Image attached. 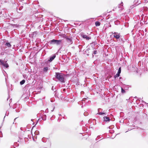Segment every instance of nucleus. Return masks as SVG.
<instances>
[{
  "label": "nucleus",
  "mask_w": 148,
  "mask_h": 148,
  "mask_svg": "<svg viewBox=\"0 0 148 148\" xmlns=\"http://www.w3.org/2000/svg\"><path fill=\"white\" fill-rule=\"evenodd\" d=\"M55 73V76L59 82L62 83L65 82V79L64 77V74L58 72L56 73Z\"/></svg>",
  "instance_id": "f257e3e1"
},
{
  "label": "nucleus",
  "mask_w": 148,
  "mask_h": 148,
  "mask_svg": "<svg viewBox=\"0 0 148 148\" xmlns=\"http://www.w3.org/2000/svg\"><path fill=\"white\" fill-rule=\"evenodd\" d=\"M62 42V40H57L53 39L49 41L48 43L50 45H56L57 46L60 45Z\"/></svg>",
  "instance_id": "f03ea898"
},
{
  "label": "nucleus",
  "mask_w": 148,
  "mask_h": 148,
  "mask_svg": "<svg viewBox=\"0 0 148 148\" xmlns=\"http://www.w3.org/2000/svg\"><path fill=\"white\" fill-rule=\"evenodd\" d=\"M81 36L84 39H85L86 40H88L91 39V37L88 36L84 34L83 33H81Z\"/></svg>",
  "instance_id": "7ed1b4c3"
},
{
  "label": "nucleus",
  "mask_w": 148,
  "mask_h": 148,
  "mask_svg": "<svg viewBox=\"0 0 148 148\" xmlns=\"http://www.w3.org/2000/svg\"><path fill=\"white\" fill-rule=\"evenodd\" d=\"M0 64L1 65H3L4 67H5V68H8L9 67V65L6 62H4L3 60H0Z\"/></svg>",
  "instance_id": "20e7f679"
},
{
  "label": "nucleus",
  "mask_w": 148,
  "mask_h": 148,
  "mask_svg": "<svg viewBox=\"0 0 148 148\" xmlns=\"http://www.w3.org/2000/svg\"><path fill=\"white\" fill-rule=\"evenodd\" d=\"M66 40L67 42L70 45L72 44L73 43L71 37L68 36L66 39Z\"/></svg>",
  "instance_id": "39448f33"
},
{
  "label": "nucleus",
  "mask_w": 148,
  "mask_h": 148,
  "mask_svg": "<svg viewBox=\"0 0 148 148\" xmlns=\"http://www.w3.org/2000/svg\"><path fill=\"white\" fill-rule=\"evenodd\" d=\"M113 36L116 39H118L121 36L120 34L117 32H114Z\"/></svg>",
  "instance_id": "423d86ee"
},
{
  "label": "nucleus",
  "mask_w": 148,
  "mask_h": 148,
  "mask_svg": "<svg viewBox=\"0 0 148 148\" xmlns=\"http://www.w3.org/2000/svg\"><path fill=\"white\" fill-rule=\"evenodd\" d=\"M103 110V109L101 108H99L98 109V113L97 114L99 115H106V113L105 112V111H103V112H100V111H102Z\"/></svg>",
  "instance_id": "0eeeda50"
},
{
  "label": "nucleus",
  "mask_w": 148,
  "mask_h": 148,
  "mask_svg": "<svg viewBox=\"0 0 148 148\" xmlns=\"http://www.w3.org/2000/svg\"><path fill=\"white\" fill-rule=\"evenodd\" d=\"M56 57V55L54 54L53 55L49 57V59L48 60V61L51 62Z\"/></svg>",
  "instance_id": "6e6552de"
},
{
  "label": "nucleus",
  "mask_w": 148,
  "mask_h": 148,
  "mask_svg": "<svg viewBox=\"0 0 148 148\" xmlns=\"http://www.w3.org/2000/svg\"><path fill=\"white\" fill-rule=\"evenodd\" d=\"M103 121L104 122H109L110 119V118L107 116H104L103 117Z\"/></svg>",
  "instance_id": "1a4fd4ad"
},
{
  "label": "nucleus",
  "mask_w": 148,
  "mask_h": 148,
  "mask_svg": "<svg viewBox=\"0 0 148 148\" xmlns=\"http://www.w3.org/2000/svg\"><path fill=\"white\" fill-rule=\"evenodd\" d=\"M121 72V67H120L118 69V70L117 73L116 74V76H119L120 75V74Z\"/></svg>",
  "instance_id": "9d476101"
},
{
  "label": "nucleus",
  "mask_w": 148,
  "mask_h": 148,
  "mask_svg": "<svg viewBox=\"0 0 148 148\" xmlns=\"http://www.w3.org/2000/svg\"><path fill=\"white\" fill-rule=\"evenodd\" d=\"M134 3L136 5H138L140 4L141 3V1L138 2V0H134Z\"/></svg>",
  "instance_id": "9b49d317"
},
{
  "label": "nucleus",
  "mask_w": 148,
  "mask_h": 148,
  "mask_svg": "<svg viewBox=\"0 0 148 148\" xmlns=\"http://www.w3.org/2000/svg\"><path fill=\"white\" fill-rule=\"evenodd\" d=\"M119 8H120V10H122L123 9V3L121 2V4L119 5Z\"/></svg>",
  "instance_id": "f8f14e48"
},
{
  "label": "nucleus",
  "mask_w": 148,
  "mask_h": 148,
  "mask_svg": "<svg viewBox=\"0 0 148 148\" xmlns=\"http://www.w3.org/2000/svg\"><path fill=\"white\" fill-rule=\"evenodd\" d=\"M49 70V67H44L43 69V72L44 73H46Z\"/></svg>",
  "instance_id": "ddd939ff"
},
{
  "label": "nucleus",
  "mask_w": 148,
  "mask_h": 148,
  "mask_svg": "<svg viewBox=\"0 0 148 148\" xmlns=\"http://www.w3.org/2000/svg\"><path fill=\"white\" fill-rule=\"evenodd\" d=\"M5 45L8 48H10L12 46L11 44L9 42H6L5 44Z\"/></svg>",
  "instance_id": "4468645a"
},
{
  "label": "nucleus",
  "mask_w": 148,
  "mask_h": 148,
  "mask_svg": "<svg viewBox=\"0 0 148 148\" xmlns=\"http://www.w3.org/2000/svg\"><path fill=\"white\" fill-rule=\"evenodd\" d=\"M95 25L96 26H98L100 25L101 23L99 21H96L95 22Z\"/></svg>",
  "instance_id": "2eb2a0df"
},
{
  "label": "nucleus",
  "mask_w": 148,
  "mask_h": 148,
  "mask_svg": "<svg viewBox=\"0 0 148 148\" xmlns=\"http://www.w3.org/2000/svg\"><path fill=\"white\" fill-rule=\"evenodd\" d=\"M25 82V80L24 79H23L20 82V84L21 85H22L23 84H24Z\"/></svg>",
  "instance_id": "dca6fc26"
},
{
  "label": "nucleus",
  "mask_w": 148,
  "mask_h": 148,
  "mask_svg": "<svg viewBox=\"0 0 148 148\" xmlns=\"http://www.w3.org/2000/svg\"><path fill=\"white\" fill-rule=\"evenodd\" d=\"M46 117L47 116L46 115L44 114V115L42 118V119L44 121H45L46 119Z\"/></svg>",
  "instance_id": "f3484780"
},
{
  "label": "nucleus",
  "mask_w": 148,
  "mask_h": 148,
  "mask_svg": "<svg viewBox=\"0 0 148 148\" xmlns=\"http://www.w3.org/2000/svg\"><path fill=\"white\" fill-rule=\"evenodd\" d=\"M61 36L63 38H65L66 39L67 37L68 36H67L65 34H62L61 35Z\"/></svg>",
  "instance_id": "a211bd4d"
},
{
  "label": "nucleus",
  "mask_w": 148,
  "mask_h": 148,
  "mask_svg": "<svg viewBox=\"0 0 148 148\" xmlns=\"http://www.w3.org/2000/svg\"><path fill=\"white\" fill-rule=\"evenodd\" d=\"M97 53V51L96 50L94 51L92 53V57H94L93 54H96Z\"/></svg>",
  "instance_id": "6ab92c4d"
},
{
  "label": "nucleus",
  "mask_w": 148,
  "mask_h": 148,
  "mask_svg": "<svg viewBox=\"0 0 148 148\" xmlns=\"http://www.w3.org/2000/svg\"><path fill=\"white\" fill-rule=\"evenodd\" d=\"M34 134L36 135H38L39 134V132L38 130H36L34 132Z\"/></svg>",
  "instance_id": "aec40b11"
},
{
  "label": "nucleus",
  "mask_w": 148,
  "mask_h": 148,
  "mask_svg": "<svg viewBox=\"0 0 148 148\" xmlns=\"http://www.w3.org/2000/svg\"><path fill=\"white\" fill-rule=\"evenodd\" d=\"M121 92L122 93H124L125 92V90L124 89L122 88H121Z\"/></svg>",
  "instance_id": "412c9836"
},
{
  "label": "nucleus",
  "mask_w": 148,
  "mask_h": 148,
  "mask_svg": "<svg viewBox=\"0 0 148 148\" xmlns=\"http://www.w3.org/2000/svg\"><path fill=\"white\" fill-rule=\"evenodd\" d=\"M3 137V134L2 132L1 131H0V137Z\"/></svg>",
  "instance_id": "4be33fe9"
},
{
  "label": "nucleus",
  "mask_w": 148,
  "mask_h": 148,
  "mask_svg": "<svg viewBox=\"0 0 148 148\" xmlns=\"http://www.w3.org/2000/svg\"><path fill=\"white\" fill-rule=\"evenodd\" d=\"M114 23L115 24L118 25L119 24V21H115L114 22Z\"/></svg>",
  "instance_id": "5701e85b"
},
{
  "label": "nucleus",
  "mask_w": 148,
  "mask_h": 148,
  "mask_svg": "<svg viewBox=\"0 0 148 148\" xmlns=\"http://www.w3.org/2000/svg\"><path fill=\"white\" fill-rule=\"evenodd\" d=\"M9 114V112H6L5 113V116H8Z\"/></svg>",
  "instance_id": "b1692460"
},
{
  "label": "nucleus",
  "mask_w": 148,
  "mask_h": 148,
  "mask_svg": "<svg viewBox=\"0 0 148 148\" xmlns=\"http://www.w3.org/2000/svg\"><path fill=\"white\" fill-rule=\"evenodd\" d=\"M142 103H144L145 104H146L147 105H148V103H146L144 101H143V100H142V102H141Z\"/></svg>",
  "instance_id": "393cba45"
},
{
  "label": "nucleus",
  "mask_w": 148,
  "mask_h": 148,
  "mask_svg": "<svg viewBox=\"0 0 148 148\" xmlns=\"http://www.w3.org/2000/svg\"><path fill=\"white\" fill-rule=\"evenodd\" d=\"M99 137H100V136H97V137L96 138V140H98V139H99L98 138H99Z\"/></svg>",
  "instance_id": "a878e982"
},
{
  "label": "nucleus",
  "mask_w": 148,
  "mask_h": 148,
  "mask_svg": "<svg viewBox=\"0 0 148 148\" xmlns=\"http://www.w3.org/2000/svg\"><path fill=\"white\" fill-rule=\"evenodd\" d=\"M119 76H116V75H114V77L115 79H116V77H119Z\"/></svg>",
  "instance_id": "bb28decb"
},
{
  "label": "nucleus",
  "mask_w": 148,
  "mask_h": 148,
  "mask_svg": "<svg viewBox=\"0 0 148 148\" xmlns=\"http://www.w3.org/2000/svg\"><path fill=\"white\" fill-rule=\"evenodd\" d=\"M119 76H116V75H114V77L115 79H116V77H119Z\"/></svg>",
  "instance_id": "cd10ccee"
},
{
  "label": "nucleus",
  "mask_w": 148,
  "mask_h": 148,
  "mask_svg": "<svg viewBox=\"0 0 148 148\" xmlns=\"http://www.w3.org/2000/svg\"><path fill=\"white\" fill-rule=\"evenodd\" d=\"M51 90H53V86H52V88H51Z\"/></svg>",
  "instance_id": "c85d7f7f"
},
{
  "label": "nucleus",
  "mask_w": 148,
  "mask_h": 148,
  "mask_svg": "<svg viewBox=\"0 0 148 148\" xmlns=\"http://www.w3.org/2000/svg\"><path fill=\"white\" fill-rule=\"evenodd\" d=\"M54 108H55V107H54V108H53V109L51 110V112L53 111V110H54Z\"/></svg>",
  "instance_id": "c756f323"
},
{
  "label": "nucleus",
  "mask_w": 148,
  "mask_h": 148,
  "mask_svg": "<svg viewBox=\"0 0 148 148\" xmlns=\"http://www.w3.org/2000/svg\"><path fill=\"white\" fill-rule=\"evenodd\" d=\"M86 112H85L84 113V115L86 116Z\"/></svg>",
  "instance_id": "7c9ffc66"
},
{
  "label": "nucleus",
  "mask_w": 148,
  "mask_h": 148,
  "mask_svg": "<svg viewBox=\"0 0 148 148\" xmlns=\"http://www.w3.org/2000/svg\"><path fill=\"white\" fill-rule=\"evenodd\" d=\"M16 110V112H19V110H18V111H16V110Z\"/></svg>",
  "instance_id": "2f4dec72"
},
{
  "label": "nucleus",
  "mask_w": 148,
  "mask_h": 148,
  "mask_svg": "<svg viewBox=\"0 0 148 148\" xmlns=\"http://www.w3.org/2000/svg\"><path fill=\"white\" fill-rule=\"evenodd\" d=\"M114 32H111V33H112V34H114Z\"/></svg>",
  "instance_id": "473e14b6"
},
{
  "label": "nucleus",
  "mask_w": 148,
  "mask_h": 148,
  "mask_svg": "<svg viewBox=\"0 0 148 148\" xmlns=\"http://www.w3.org/2000/svg\"><path fill=\"white\" fill-rule=\"evenodd\" d=\"M88 51V49H87L86 51V52H87V51Z\"/></svg>",
  "instance_id": "72a5a7b5"
},
{
  "label": "nucleus",
  "mask_w": 148,
  "mask_h": 148,
  "mask_svg": "<svg viewBox=\"0 0 148 148\" xmlns=\"http://www.w3.org/2000/svg\"><path fill=\"white\" fill-rule=\"evenodd\" d=\"M122 78V77H119V79H121Z\"/></svg>",
  "instance_id": "f704fd0d"
},
{
  "label": "nucleus",
  "mask_w": 148,
  "mask_h": 148,
  "mask_svg": "<svg viewBox=\"0 0 148 148\" xmlns=\"http://www.w3.org/2000/svg\"><path fill=\"white\" fill-rule=\"evenodd\" d=\"M17 118H15L14 119V121H15V120H16V119Z\"/></svg>",
  "instance_id": "c9c22d12"
},
{
  "label": "nucleus",
  "mask_w": 148,
  "mask_h": 148,
  "mask_svg": "<svg viewBox=\"0 0 148 148\" xmlns=\"http://www.w3.org/2000/svg\"><path fill=\"white\" fill-rule=\"evenodd\" d=\"M35 125H34V126L33 127H32V128H33V127H35Z\"/></svg>",
  "instance_id": "e433bc0d"
},
{
  "label": "nucleus",
  "mask_w": 148,
  "mask_h": 148,
  "mask_svg": "<svg viewBox=\"0 0 148 148\" xmlns=\"http://www.w3.org/2000/svg\"><path fill=\"white\" fill-rule=\"evenodd\" d=\"M11 99H10V101H11Z\"/></svg>",
  "instance_id": "4c0bfd02"
},
{
  "label": "nucleus",
  "mask_w": 148,
  "mask_h": 148,
  "mask_svg": "<svg viewBox=\"0 0 148 148\" xmlns=\"http://www.w3.org/2000/svg\"><path fill=\"white\" fill-rule=\"evenodd\" d=\"M45 112H48L46 110H45Z\"/></svg>",
  "instance_id": "58836bf2"
},
{
  "label": "nucleus",
  "mask_w": 148,
  "mask_h": 148,
  "mask_svg": "<svg viewBox=\"0 0 148 148\" xmlns=\"http://www.w3.org/2000/svg\"><path fill=\"white\" fill-rule=\"evenodd\" d=\"M1 126L0 127V129L1 128Z\"/></svg>",
  "instance_id": "ea45409f"
},
{
  "label": "nucleus",
  "mask_w": 148,
  "mask_h": 148,
  "mask_svg": "<svg viewBox=\"0 0 148 148\" xmlns=\"http://www.w3.org/2000/svg\"><path fill=\"white\" fill-rule=\"evenodd\" d=\"M53 80H55L54 79V78H53Z\"/></svg>",
  "instance_id": "a19ab883"
},
{
  "label": "nucleus",
  "mask_w": 148,
  "mask_h": 148,
  "mask_svg": "<svg viewBox=\"0 0 148 148\" xmlns=\"http://www.w3.org/2000/svg\"><path fill=\"white\" fill-rule=\"evenodd\" d=\"M87 55L88 56V55H89V54H87Z\"/></svg>",
  "instance_id": "79ce46f5"
},
{
  "label": "nucleus",
  "mask_w": 148,
  "mask_h": 148,
  "mask_svg": "<svg viewBox=\"0 0 148 148\" xmlns=\"http://www.w3.org/2000/svg\"><path fill=\"white\" fill-rule=\"evenodd\" d=\"M86 113H87L86 112V115H87V114H86Z\"/></svg>",
  "instance_id": "37998d69"
},
{
  "label": "nucleus",
  "mask_w": 148,
  "mask_h": 148,
  "mask_svg": "<svg viewBox=\"0 0 148 148\" xmlns=\"http://www.w3.org/2000/svg\"><path fill=\"white\" fill-rule=\"evenodd\" d=\"M5 116L4 117V118H5Z\"/></svg>",
  "instance_id": "c03bdc74"
},
{
  "label": "nucleus",
  "mask_w": 148,
  "mask_h": 148,
  "mask_svg": "<svg viewBox=\"0 0 148 148\" xmlns=\"http://www.w3.org/2000/svg\"><path fill=\"white\" fill-rule=\"evenodd\" d=\"M7 100H8V99H7Z\"/></svg>",
  "instance_id": "a18cd8bd"
},
{
  "label": "nucleus",
  "mask_w": 148,
  "mask_h": 148,
  "mask_svg": "<svg viewBox=\"0 0 148 148\" xmlns=\"http://www.w3.org/2000/svg\"><path fill=\"white\" fill-rule=\"evenodd\" d=\"M102 139H103V138L101 139V140H102Z\"/></svg>",
  "instance_id": "49530a36"
},
{
  "label": "nucleus",
  "mask_w": 148,
  "mask_h": 148,
  "mask_svg": "<svg viewBox=\"0 0 148 148\" xmlns=\"http://www.w3.org/2000/svg\"><path fill=\"white\" fill-rule=\"evenodd\" d=\"M102 139H103V138L101 139V140H102Z\"/></svg>",
  "instance_id": "de8ad7c7"
},
{
  "label": "nucleus",
  "mask_w": 148,
  "mask_h": 148,
  "mask_svg": "<svg viewBox=\"0 0 148 148\" xmlns=\"http://www.w3.org/2000/svg\"><path fill=\"white\" fill-rule=\"evenodd\" d=\"M102 139H103V138L101 139V140H102Z\"/></svg>",
  "instance_id": "09e8293b"
}]
</instances>
